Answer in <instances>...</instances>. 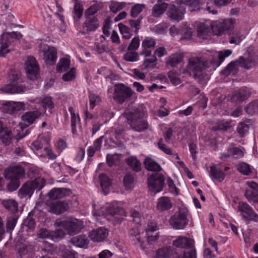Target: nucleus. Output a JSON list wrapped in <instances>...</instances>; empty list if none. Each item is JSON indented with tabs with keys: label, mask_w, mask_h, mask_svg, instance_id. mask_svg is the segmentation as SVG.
Segmentation results:
<instances>
[{
	"label": "nucleus",
	"mask_w": 258,
	"mask_h": 258,
	"mask_svg": "<svg viewBox=\"0 0 258 258\" xmlns=\"http://www.w3.org/2000/svg\"><path fill=\"white\" fill-rule=\"evenodd\" d=\"M128 166L134 172H138L141 170V163L136 157L130 156L125 159Z\"/></svg>",
	"instance_id": "obj_33"
},
{
	"label": "nucleus",
	"mask_w": 258,
	"mask_h": 258,
	"mask_svg": "<svg viewBox=\"0 0 258 258\" xmlns=\"http://www.w3.org/2000/svg\"><path fill=\"white\" fill-rule=\"evenodd\" d=\"M197 35L203 39H208L210 36V31L205 24H201L198 28Z\"/></svg>",
	"instance_id": "obj_46"
},
{
	"label": "nucleus",
	"mask_w": 258,
	"mask_h": 258,
	"mask_svg": "<svg viewBox=\"0 0 258 258\" xmlns=\"http://www.w3.org/2000/svg\"><path fill=\"white\" fill-rule=\"evenodd\" d=\"M147 181L149 190L155 194L162 191L164 186V177L161 174H151Z\"/></svg>",
	"instance_id": "obj_12"
},
{
	"label": "nucleus",
	"mask_w": 258,
	"mask_h": 258,
	"mask_svg": "<svg viewBox=\"0 0 258 258\" xmlns=\"http://www.w3.org/2000/svg\"><path fill=\"white\" fill-rule=\"evenodd\" d=\"M145 168L148 171L159 172L162 170L161 166L150 157H147L144 161Z\"/></svg>",
	"instance_id": "obj_29"
},
{
	"label": "nucleus",
	"mask_w": 258,
	"mask_h": 258,
	"mask_svg": "<svg viewBox=\"0 0 258 258\" xmlns=\"http://www.w3.org/2000/svg\"><path fill=\"white\" fill-rule=\"evenodd\" d=\"M237 64L236 61L230 63L225 70V73L227 75H235L238 72Z\"/></svg>",
	"instance_id": "obj_56"
},
{
	"label": "nucleus",
	"mask_w": 258,
	"mask_h": 258,
	"mask_svg": "<svg viewBox=\"0 0 258 258\" xmlns=\"http://www.w3.org/2000/svg\"><path fill=\"white\" fill-rule=\"evenodd\" d=\"M172 245L176 248L185 250L191 248L193 244L190 238L184 236H179L173 240Z\"/></svg>",
	"instance_id": "obj_21"
},
{
	"label": "nucleus",
	"mask_w": 258,
	"mask_h": 258,
	"mask_svg": "<svg viewBox=\"0 0 258 258\" xmlns=\"http://www.w3.org/2000/svg\"><path fill=\"white\" fill-rule=\"evenodd\" d=\"M125 115L128 121H130L129 123H132L133 121L142 118L144 112L141 107L135 108L126 112Z\"/></svg>",
	"instance_id": "obj_23"
},
{
	"label": "nucleus",
	"mask_w": 258,
	"mask_h": 258,
	"mask_svg": "<svg viewBox=\"0 0 258 258\" xmlns=\"http://www.w3.org/2000/svg\"><path fill=\"white\" fill-rule=\"evenodd\" d=\"M70 242L77 247L86 248L89 243V240L86 235H81L73 237L71 239Z\"/></svg>",
	"instance_id": "obj_34"
},
{
	"label": "nucleus",
	"mask_w": 258,
	"mask_h": 258,
	"mask_svg": "<svg viewBox=\"0 0 258 258\" xmlns=\"http://www.w3.org/2000/svg\"><path fill=\"white\" fill-rule=\"evenodd\" d=\"M2 205L12 213H15L18 210L17 202L13 199L4 200L2 202Z\"/></svg>",
	"instance_id": "obj_39"
},
{
	"label": "nucleus",
	"mask_w": 258,
	"mask_h": 258,
	"mask_svg": "<svg viewBox=\"0 0 258 258\" xmlns=\"http://www.w3.org/2000/svg\"><path fill=\"white\" fill-rule=\"evenodd\" d=\"M124 59L128 61H136L139 59V54L133 50H127L123 56Z\"/></svg>",
	"instance_id": "obj_51"
},
{
	"label": "nucleus",
	"mask_w": 258,
	"mask_h": 258,
	"mask_svg": "<svg viewBox=\"0 0 258 258\" xmlns=\"http://www.w3.org/2000/svg\"><path fill=\"white\" fill-rule=\"evenodd\" d=\"M244 196L246 199L250 203H258V189H246L244 192Z\"/></svg>",
	"instance_id": "obj_43"
},
{
	"label": "nucleus",
	"mask_w": 258,
	"mask_h": 258,
	"mask_svg": "<svg viewBox=\"0 0 258 258\" xmlns=\"http://www.w3.org/2000/svg\"><path fill=\"white\" fill-rule=\"evenodd\" d=\"M174 258H197L196 250L195 248H190L184 250L182 253H175Z\"/></svg>",
	"instance_id": "obj_41"
},
{
	"label": "nucleus",
	"mask_w": 258,
	"mask_h": 258,
	"mask_svg": "<svg viewBox=\"0 0 258 258\" xmlns=\"http://www.w3.org/2000/svg\"><path fill=\"white\" fill-rule=\"evenodd\" d=\"M23 226L26 227L28 229L33 230L35 227V222L34 219L32 217L28 216L25 219L22 223Z\"/></svg>",
	"instance_id": "obj_58"
},
{
	"label": "nucleus",
	"mask_w": 258,
	"mask_h": 258,
	"mask_svg": "<svg viewBox=\"0 0 258 258\" xmlns=\"http://www.w3.org/2000/svg\"><path fill=\"white\" fill-rule=\"evenodd\" d=\"M61 255L63 258H78L76 251L67 247L63 248Z\"/></svg>",
	"instance_id": "obj_57"
},
{
	"label": "nucleus",
	"mask_w": 258,
	"mask_h": 258,
	"mask_svg": "<svg viewBox=\"0 0 258 258\" xmlns=\"http://www.w3.org/2000/svg\"><path fill=\"white\" fill-rule=\"evenodd\" d=\"M167 183L170 191L174 196H177L178 195V189L175 186L173 180L170 177H168Z\"/></svg>",
	"instance_id": "obj_63"
},
{
	"label": "nucleus",
	"mask_w": 258,
	"mask_h": 258,
	"mask_svg": "<svg viewBox=\"0 0 258 258\" xmlns=\"http://www.w3.org/2000/svg\"><path fill=\"white\" fill-rule=\"evenodd\" d=\"M167 8V4L158 1L152 9V16L154 17H159L164 13Z\"/></svg>",
	"instance_id": "obj_37"
},
{
	"label": "nucleus",
	"mask_w": 258,
	"mask_h": 258,
	"mask_svg": "<svg viewBox=\"0 0 258 258\" xmlns=\"http://www.w3.org/2000/svg\"><path fill=\"white\" fill-rule=\"evenodd\" d=\"M235 23V20L232 19H226L222 21H215L211 23V27L214 35L220 36L225 31L232 29Z\"/></svg>",
	"instance_id": "obj_10"
},
{
	"label": "nucleus",
	"mask_w": 258,
	"mask_h": 258,
	"mask_svg": "<svg viewBox=\"0 0 258 258\" xmlns=\"http://www.w3.org/2000/svg\"><path fill=\"white\" fill-rule=\"evenodd\" d=\"M245 111L249 114L252 115L258 112V100L248 104L244 108Z\"/></svg>",
	"instance_id": "obj_48"
},
{
	"label": "nucleus",
	"mask_w": 258,
	"mask_h": 258,
	"mask_svg": "<svg viewBox=\"0 0 258 258\" xmlns=\"http://www.w3.org/2000/svg\"><path fill=\"white\" fill-rule=\"evenodd\" d=\"M68 205L64 201L52 202L49 205V211L56 215H60L67 211Z\"/></svg>",
	"instance_id": "obj_25"
},
{
	"label": "nucleus",
	"mask_w": 258,
	"mask_h": 258,
	"mask_svg": "<svg viewBox=\"0 0 258 258\" xmlns=\"http://www.w3.org/2000/svg\"><path fill=\"white\" fill-rule=\"evenodd\" d=\"M172 206V203L169 197H162L158 200L156 208L159 212H163L170 210Z\"/></svg>",
	"instance_id": "obj_27"
},
{
	"label": "nucleus",
	"mask_w": 258,
	"mask_h": 258,
	"mask_svg": "<svg viewBox=\"0 0 258 258\" xmlns=\"http://www.w3.org/2000/svg\"><path fill=\"white\" fill-rule=\"evenodd\" d=\"M250 95V90L248 88L242 87L233 92L231 100L236 103H240L247 99Z\"/></svg>",
	"instance_id": "obj_19"
},
{
	"label": "nucleus",
	"mask_w": 258,
	"mask_h": 258,
	"mask_svg": "<svg viewBox=\"0 0 258 258\" xmlns=\"http://www.w3.org/2000/svg\"><path fill=\"white\" fill-rule=\"evenodd\" d=\"M156 45L155 40L152 37H146L142 42V50L140 55L145 57H149L151 55V49L155 47Z\"/></svg>",
	"instance_id": "obj_18"
},
{
	"label": "nucleus",
	"mask_w": 258,
	"mask_h": 258,
	"mask_svg": "<svg viewBox=\"0 0 258 258\" xmlns=\"http://www.w3.org/2000/svg\"><path fill=\"white\" fill-rule=\"evenodd\" d=\"M107 235V229L101 227L96 230H93L90 234V237L94 241L100 242L104 240Z\"/></svg>",
	"instance_id": "obj_28"
},
{
	"label": "nucleus",
	"mask_w": 258,
	"mask_h": 258,
	"mask_svg": "<svg viewBox=\"0 0 258 258\" xmlns=\"http://www.w3.org/2000/svg\"><path fill=\"white\" fill-rule=\"evenodd\" d=\"M100 186L104 195H107L109 190L111 182L110 178L104 173H101L99 176Z\"/></svg>",
	"instance_id": "obj_35"
},
{
	"label": "nucleus",
	"mask_w": 258,
	"mask_h": 258,
	"mask_svg": "<svg viewBox=\"0 0 258 258\" xmlns=\"http://www.w3.org/2000/svg\"><path fill=\"white\" fill-rule=\"evenodd\" d=\"M0 110L5 113L14 114L18 111L24 110L25 103L22 102L6 101L2 104Z\"/></svg>",
	"instance_id": "obj_14"
},
{
	"label": "nucleus",
	"mask_w": 258,
	"mask_h": 258,
	"mask_svg": "<svg viewBox=\"0 0 258 258\" xmlns=\"http://www.w3.org/2000/svg\"><path fill=\"white\" fill-rule=\"evenodd\" d=\"M25 172L24 168L19 165L11 166L5 170V178L11 179V183L9 184V189L14 191L19 187V179L24 176Z\"/></svg>",
	"instance_id": "obj_1"
},
{
	"label": "nucleus",
	"mask_w": 258,
	"mask_h": 258,
	"mask_svg": "<svg viewBox=\"0 0 258 258\" xmlns=\"http://www.w3.org/2000/svg\"><path fill=\"white\" fill-rule=\"evenodd\" d=\"M174 251L170 246L163 247L159 249L156 253L155 258H172L173 256Z\"/></svg>",
	"instance_id": "obj_32"
},
{
	"label": "nucleus",
	"mask_w": 258,
	"mask_h": 258,
	"mask_svg": "<svg viewBox=\"0 0 258 258\" xmlns=\"http://www.w3.org/2000/svg\"><path fill=\"white\" fill-rule=\"evenodd\" d=\"M25 65L27 77L31 80L36 79L39 76V68L35 58L32 56L28 57Z\"/></svg>",
	"instance_id": "obj_15"
},
{
	"label": "nucleus",
	"mask_w": 258,
	"mask_h": 258,
	"mask_svg": "<svg viewBox=\"0 0 258 258\" xmlns=\"http://www.w3.org/2000/svg\"><path fill=\"white\" fill-rule=\"evenodd\" d=\"M133 94L134 91L131 88L122 84H118L115 85L113 98L118 103L122 104L130 100Z\"/></svg>",
	"instance_id": "obj_8"
},
{
	"label": "nucleus",
	"mask_w": 258,
	"mask_h": 258,
	"mask_svg": "<svg viewBox=\"0 0 258 258\" xmlns=\"http://www.w3.org/2000/svg\"><path fill=\"white\" fill-rule=\"evenodd\" d=\"M140 40L138 36L134 37L127 47V50L135 51L137 50L140 45Z\"/></svg>",
	"instance_id": "obj_62"
},
{
	"label": "nucleus",
	"mask_w": 258,
	"mask_h": 258,
	"mask_svg": "<svg viewBox=\"0 0 258 258\" xmlns=\"http://www.w3.org/2000/svg\"><path fill=\"white\" fill-rule=\"evenodd\" d=\"M126 6L124 2H112L109 6L110 11L113 13H116L122 10Z\"/></svg>",
	"instance_id": "obj_50"
},
{
	"label": "nucleus",
	"mask_w": 258,
	"mask_h": 258,
	"mask_svg": "<svg viewBox=\"0 0 258 258\" xmlns=\"http://www.w3.org/2000/svg\"><path fill=\"white\" fill-rule=\"evenodd\" d=\"M184 12V9L181 6L176 7L172 5L169 7L167 14L171 20L179 21L182 20Z\"/></svg>",
	"instance_id": "obj_17"
},
{
	"label": "nucleus",
	"mask_w": 258,
	"mask_h": 258,
	"mask_svg": "<svg viewBox=\"0 0 258 258\" xmlns=\"http://www.w3.org/2000/svg\"><path fill=\"white\" fill-rule=\"evenodd\" d=\"M208 66V61L202 57H192L189 59L188 69L193 73L196 79L202 80L204 77L203 73Z\"/></svg>",
	"instance_id": "obj_3"
},
{
	"label": "nucleus",
	"mask_w": 258,
	"mask_h": 258,
	"mask_svg": "<svg viewBox=\"0 0 258 258\" xmlns=\"http://www.w3.org/2000/svg\"><path fill=\"white\" fill-rule=\"evenodd\" d=\"M129 236L131 240L133 241L135 244H138L142 249H145L144 243L141 240L140 234L138 229H131L129 231Z\"/></svg>",
	"instance_id": "obj_36"
},
{
	"label": "nucleus",
	"mask_w": 258,
	"mask_h": 258,
	"mask_svg": "<svg viewBox=\"0 0 258 258\" xmlns=\"http://www.w3.org/2000/svg\"><path fill=\"white\" fill-rule=\"evenodd\" d=\"M182 58L183 56L181 54H173L166 59V64L172 68L175 67L182 61Z\"/></svg>",
	"instance_id": "obj_38"
},
{
	"label": "nucleus",
	"mask_w": 258,
	"mask_h": 258,
	"mask_svg": "<svg viewBox=\"0 0 258 258\" xmlns=\"http://www.w3.org/2000/svg\"><path fill=\"white\" fill-rule=\"evenodd\" d=\"M85 18L86 20L83 23L82 27L86 33L94 32L100 26L99 22L96 17Z\"/></svg>",
	"instance_id": "obj_20"
},
{
	"label": "nucleus",
	"mask_w": 258,
	"mask_h": 258,
	"mask_svg": "<svg viewBox=\"0 0 258 258\" xmlns=\"http://www.w3.org/2000/svg\"><path fill=\"white\" fill-rule=\"evenodd\" d=\"M118 27L123 38L129 39L131 38L132 34L130 32V29L127 26L122 23H119Z\"/></svg>",
	"instance_id": "obj_55"
},
{
	"label": "nucleus",
	"mask_w": 258,
	"mask_h": 258,
	"mask_svg": "<svg viewBox=\"0 0 258 258\" xmlns=\"http://www.w3.org/2000/svg\"><path fill=\"white\" fill-rule=\"evenodd\" d=\"M236 63L242 67H243L246 69H248L251 67V62L248 59L244 58L242 56L239 57L238 59L236 60Z\"/></svg>",
	"instance_id": "obj_59"
},
{
	"label": "nucleus",
	"mask_w": 258,
	"mask_h": 258,
	"mask_svg": "<svg viewBox=\"0 0 258 258\" xmlns=\"http://www.w3.org/2000/svg\"><path fill=\"white\" fill-rule=\"evenodd\" d=\"M71 192L70 189L68 188L54 187L49 191L48 196L50 199L56 200L63 198Z\"/></svg>",
	"instance_id": "obj_24"
},
{
	"label": "nucleus",
	"mask_w": 258,
	"mask_h": 258,
	"mask_svg": "<svg viewBox=\"0 0 258 258\" xmlns=\"http://www.w3.org/2000/svg\"><path fill=\"white\" fill-rule=\"evenodd\" d=\"M188 210L185 207H180L178 211L171 216L169 223L172 227L177 230L183 229L188 223Z\"/></svg>",
	"instance_id": "obj_2"
},
{
	"label": "nucleus",
	"mask_w": 258,
	"mask_h": 258,
	"mask_svg": "<svg viewBox=\"0 0 258 258\" xmlns=\"http://www.w3.org/2000/svg\"><path fill=\"white\" fill-rule=\"evenodd\" d=\"M70 65V61L66 58H62L59 60L57 65V70L58 72H64L69 69Z\"/></svg>",
	"instance_id": "obj_49"
},
{
	"label": "nucleus",
	"mask_w": 258,
	"mask_h": 258,
	"mask_svg": "<svg viewBox=\"0 0 258 258\" xmlns=\"http://www.w3.org/2000/svg\"><path fill=\"white\" fill-rule=\"evenodd\" d=\"M83 5L80 3H75L73 11V16L75 21L80 20L83 16Z\"/></svg>",
	"instance_id": "obj_44"
},
{
	"label": "nucleus",
	"mask_w": 258,
	"mask_h": 258,
	"mask_svg": "<svg viewBox=\"0 0 258 258\" xmlns=\"http://www.w3.org/2000/svg\"><path fill=\"white\" fill-rule=\"evenodd\" d=\"M211 53L212 58L210 60V63L215 64L216 66H219L225 57L231 54L232 51L229 49H227L218 52L213 51Z\"/></svg>",
	"instance_id": "obj_22"
},
{
	"label": "nucleus",
	"mask_w": 258,
	"mask_h": 258,
	"mask_svg": "<svg viewBox=\"0 0 258 258\" xmlns=\"http://www.w3.org/2000/svg\"><path fill=\"white\" fill-rule=\"evenodd\" d=\"M40 104L44 109L48 108L49 109H51L54 107L52 98L50 97H44L40 101Z\"/></svg>",
	"instance_id": "obj_60"
},
{
	"label": "nucleus",
	"mask_w": 258,
	"mask_h": 258,
	"mask_svg": "<svg viewBox=\"0 0 258 258\" xmlns=\"http://www.w3.org/2000/svg\"><path fill=\"white\" fill-rule=\"evenodd\" d=\"M98 6L97 5H93L88 8L84 14L85 18H92L98 11Z\"/></svg>",
	"instance_id": "obj_61"
},
{
	"label": "nucleus",
	"mask_w": 258,
	"mask_h": 258,
	"mask_svg": "<svg viewBox=\"0 0 258 258\" xmlns=\"http://www.w3.org/2000/svg\"><path fill=\"white\" fill-rule=\"evenodd\" d=\"M54 226L63 228L69 235H75L80 232L83 225L81 221L76 218H69L66 220H56Z\"/></svg>",
	"instance_id": "obj_4"
},
{
	"label": "nucleus",
	"mask_w": 258,
	"mask_h": 258,
	"mask_svg": "<svg viewBox=\"0 0 258 258\" xmlns=\"http://www.w3.org/2000/svg\"><path fill=\"white\" fill-rule=\"evenodd\" d=\"M157 57L153 55L150 58L145 59L143 65L146 69L154 68L157 64Z\"/></svg>",
	"instance_id": "obj_54"
},
{
	"label": "nucleus",
	"mask_w": 258,
	"mask_h": 258,
	"mask_svg": "<svg viewBox=\"0 0 258 258\" xmlns=\"http://www.w3.org/2000/svg\"><path fill=\"white\" fill-rule=\"evenodd\" d=\"M22 35L18 32H12L11 33L4 32L0 39V44L1 46L0 48V56L3 57L9 52V49L7 48L11 43V38H15L19 39L21 38Z\"/></svg>",
	"instance_id": "obj_11"
},
{
	"label": "nucleus",
	"mask_w": 258,
	"mask_h": 258,
	"mask_svg": "<svg viewBox=\"0 0 258 258\" xmlns=\"http://www.w3.org/2000/svg\"><path fill=\"white\" fill-rule=\"evenodd\" d=\"M134 181V176L133 174L127 173L124 175L123 179V183L126 189H130L132 188Z\"/></svg>",
	"instance_id": "obj_52"
},
{
	"label": "nucleus",
	"mask_w": 258,
	"mask_h": 258,
	"mask_svg": "<svg viewBox=\"0 0 258 258\" xmlns=\"http://www.w3.org/2000/svg\"><path fill=\"white\" fill-rule=\"evenodd\" d=\"M210 175L213 179L219 182H222L225 177V174L223 171L216 166L210 167Z\"/></svg>",
	"instance_id": "obj_31"
},
{
	"label": "nucleus",
	"mask_w": 258,
	"mask_h": 258,
	"mask_svg": "<svg viewBox=\"0 0 258 258\" xmlns=\"http://www.w3.org/2000/svg\"><path fill=\"white\" fill-rule=\"evenodd\" d=\"M145 9V5L143 4H136L131 10V16L133 18L137 17L140 14L143 9Z\"/></svg>",
	"instance_id": "obj_53"
},
{
	"label": "nucleus",
	"mask_w": 258,
	"mask_h": 258,
	"mask_svg": "<svg viewBox=\"0 0 258 258\" xmlns=\"http://www.w3.org/2000/svg\"><path fill=\"white\" fill-rule=\"evenodd\" d=\"M12 139L11 130H0V140L6 146L10 144Z\"/></svg>",
	"instance_id": "obj_45"
},
{
	"label": "nucleus",
	"mask_w": 258,
	"mask_h": 258,
	"mask_svg": "<svg viewBox=\"0 0 258 258\" xmlns=\"http://www.w3.org/2000/svg\"><path fill=\"white\" fill-rule=\"evenodd\" d=\"M238 212L242 219L246 222H258V214L247 203L240 202L237 206Z\"/></svg>",
	"instance_id": "obj_9"
},
{
	"label": "nucleus",
	"mask_w": 258,
	"mask_h": 258,
	"mask_svg": "<svg viewBox=\"0 0 258 258\" xmlns=\"http://www.w3.org/2000/svg\"><path fill=\"white\" fill-rule=\"evenodd\" d=\"M168 77L170 82L175 85H179L180 83V80L178 77L177 73L170 71L168 73Z\"/></svg>",
	"instance_id": "obj_64"
},
{
	"label": "nucleus",
	"mask_w": 258,
	"mask_h": 258,
	"mask_svg": "<svg viewBox=\"0 0 258 258\" xmlns=\"http://www.w3.org/2000/svg\"><path fill=\"white\" fill-rule=\"evenodd\" d=\"M236 169L241 174L246 176L250 175L255 171L253 166L244 162H240L237 165Z\"/></svg>",
	"instance_id": "obj_30"
},
{
	"label": "nucleus",
	"mask_w": 258,
	"mask_h": 258,
	"mask_svg": "<svg viewBox=\"0 0 258 258\" xmlns=\"http://www.w3.org/2000/svg\"><path fill=\"white\" fill-rule=\"evenodd\" d=\"M182 3L188 6L191 12L199 10L200 9L207 10L209 13L215 14L217 11L212 10L213 5L212 0H182Z\"/></svg>",
	"instance_id": "obj_6"
},
{
	"label": "nucleus",
	"mask_w": 258,
	"mask_h": 258,
	"mask_svg": "<svg viewBox=\"0 0 258 258\" xmlns=\"http://www.w3.org/2000/svg\"><path fill=\"white\" fill-rule=\"evenodd\" d=\"M40 53L43 54V59L47 64L53 65L57 59V49L48 45H44L40 49Z\"/></svg>",
	"instance_id": "obj_13"
},
{
	"label": "nucleus",
	"mask_w": 258,
	"mask_h": 258,
	"mask_svg": "<svg viewBox=\"0 0 258 258\" xmlns=\"http://www.w3.org/2000/svg\"><path fill=\"white\" fill-rule=\"evenodd\" d=\"M18 219V216L16 215H13L9 216L7 219V222L6 223V231L8 233H10L11 234L12 231L14 229L17 221Z\"/></svg>",
	"instance_id": "obj_40"
},
{
	"label": "nucleus",
	"mask_w": 258,
	"mask_h": 258,
	"mask_svg": "<svg viewBox=\"0 0 258 258\" xmlns=\"http://www.w3.org/2000/svg\"><path fill=\"white\" fill-rule=\"evenodd\" d=\"M22 79L19 74L13 75L10 83L0 88V91L4 93H21L25 92L27 88L22 84Z\"/></svg>",
	"instance_id": "obj_5"
},
{
	"label": "nucleus",
	"mask_w": 258,
	"mask_h": 258,
	"mask_svg": "<svg viewBox=\"0 0 258 258\" xmlns=\"http://www.w3.org/2000/svg\"><path fill=\"white\" fill-rule=\"evenodd\" d=\"M107 213L113 217L118 221H121L126 216L125 212L122 208L118 206H110L107 210Z\"/></svg>",
	"instance_id": "obj_26"
},
{
	"label": "nucleus",
	"mask_w": 258,
	"mask_h": 258,
	"mask_svg": "<svg viewBox=\"0 0 258 258\" xmlns=\"http://www.w3.org/2000/svg\"><path fill=\"white\" fill-rule=\"evenodd\" d=\"M66 235L63 229H58L50 231V238L54 241H58Z\"/></svg>",
	"instance_id": "obj_47"
},
{
	"label": "nucleus",
	"mask_w": 258,
	"mask_h": 258,
	"mask_svg": "<svg viewBox=\"0 0 258 258\" xmlns=\"http://www.w3.org/2000/svg\"><path fill=\"white\" fill-rule=\"evenodd\" d=\"M41 115V112L39 111H29L26 112L21 117V121L19 125L22 129L28 127L34 121Z\"/></svg>",
	"instance_id": "obj_16"
},
{
	"label": "nucleus",
	"mask_w": 258,
	"mask_h": 258,
	"mask_svg": "<svg viewBox=\"0 0 258 258\" xmlns=\"http://www.w3.org/2000/svg\"><path fill=\"white\" fill-rule=\"evenodd\" d=\"M44 180L42 179H36L31 181H28L24 184L19 189L18 195L21 198L28 197L30 198L33 194L35 189L40 190L44 186L41 183H44Z\"/></svg>",
	"instance_id": "obj_7"
},
{
	"label": "nucleus",
	"mask_w": 258,
	"mask_h": 258,
	"mask_svg": "<svg viewBox=\"0 0 258 258\" xmlns=\"http://www.w3.org/2000/svg\"><path fill=\"white\" fill-rule=\"evenodd\" d=\"M245 36L239 31H235L230 35L229 43L239 45L240 42L244 39Z\"/></svg>",
	"instance_id": "obj_42"
}]
</instances>
